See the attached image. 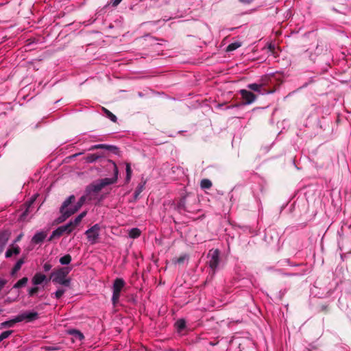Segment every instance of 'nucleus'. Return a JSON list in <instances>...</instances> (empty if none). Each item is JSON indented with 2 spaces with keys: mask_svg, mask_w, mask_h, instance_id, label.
<instances>
[{
  "mask_svg": "<svg viewBox=\"0 0 351 351\" xmlns=\"http://www.w3.org/2000/svg\"><path fill=\"white\" fill-rule=\"evenodd\" d=\"M240 93L242 96V98L245 101L246 104H250L253 103L256 99L255 95L246 90H241Z\"/></svg>",
  "mask_w": 351,
  "mask_h": 351,
  "instance_id": "6e6552de",
  "label": "nucleus"
},
{
  "mask_svg": "<svg viewBox=\"0 0 351 351\" xmlns=\"http://www.w3.org/2000/svg\"><path fill=\"white\" fill-rule=\"evenodd\" d=\"M38 287L37 286H35L34 287H32L29 289L28 290V294L29 296H33L34 294H36L38 291Z\"/></svg>",
  "mask_w": 351,
  "mask_h": 351,
  "instance_id": "c756f323",
  "label": "nucleus"
},
{
  "mask_svg": "<svg viewBox=\"0 0 351 351\" xmlns=\"http://www.w3.org/2000/svg\"><path fill=\"white\" fill-rule=\"evenodd\" d=\"M64 292H65L64 289H58L54 293L55 294V297L58 299V298L62 297V295L64 293Z\"/></svg>",
  "mask_w": 351,
  "mask_h": 351,
  "instance_id": "2f4dec72",
  "label": "nucleus"
},
{
  "mask_svg": "<svg viewBox=\"0 0 351 351\" xmlns=\"http://www.w3.org/2000/svg\"><path fill=\"white\" fill-rule=\"evenodd\" d=\"M86 197H82L77 204H74L75 197L71 195L63 203L60 213L62 216L59 218L60 221H64L66 218L77 211L85 202Z\"/></svg>",
  "mask_w": 351,
  "mask_h": 351,
  "instance_id": "f257e3e1",
  "label": "nucleus"
},
{
  "mask_svg": "<svg viewBox=\"0 0 351 351\" xmlns=\"http://www.w3.org/2000/svg\"><path fill=\"white\" fill-rule=\"evenodd\" d=\"M10 233L8 231L0 232V241L4 243H7L10 238Z\"/></svg>",
  "mask_w": 351,
  "mask_h": 351,
  "instance_id": "f3484780",
  "label": "nucleus"
},
{
  "mask_svg": "<svg viewBox=\"0 0 351 351\" xmlns=\"http://www.w3.org/2000/svg\"><path fill=\"white\" fill-rule=\"evenodd\" d=\"M71 261V256L67 254V255H65V256H62V258H60V263L62 265H68L70 263Z\"/></svg>",
  "mask_w": 351,
  "mask_h": 351,
  "instance_id": "b1692460",
  "label": "nucleus"
},
{
  "mask_svg": "<svg viewBox=\"0 0 351 351\" xmlns=\"http://www.w3.org/2000/svg\"><path fill=\"white\" fill-rule=\"evenodd\" d=\"M60 227L63 230L64 233L69 234V233L71 232L74 230V228L73 227V225L71 224L70 222L69 223H67L66 225L62 226Z\"/></svg>",
  "mask_w": 351,
  "mask_h": 351,
  "instance_id": "4be33fe9",
  "label": "nucleus"
},
{
  "mask_svg": "<svg viewBox=\"0 0 351 351\" xmlns=\"http://www.w3.org/2000/svg\"><path fill=\"white\" fill-rule=\"evenodd\" d=\"M185 259H186V256H181V257L177 258L176 261H174V262H175V263H181L184 262Z\"/></svg>",
  "mask_w": 351,
  "mask_h": 351,
  "instance_id": "473e14b6",
  "label": "nucleus"
},
{
  "mask_svg": "<svg viewBox=\"0 0 351 351\" xmlns=\"http://www.w3.org/2000/svg\"><path fill=\"white\" fill-rule=\"evenodd\" d=\"M16 322H19V321H16V317L12 320L6 321L1 324V328H5V327H12L14 324Z\"/></svg>",
  "mask_w": 351,
  "mask_h": 351,
  "instance_id": "a211bd4d",
  "label": "nucleus"
},
{
  "mask_svg": "<svg viewBox=\"0 0 351 351\" xmlns=\"http://www.w3.org/2000/svg\"><path fill=\"white\" fill-rule=\"evenodd\" d=\"M38 313L34 311L25 312L16 316V321L22 322L23 320H27V322H31L37 319Z\"/></svg>",
  "mask_w": 351,
  "mask_h": 351,
  "instance_id": "423d86ee",
  "label": "nucleus"
},
{
  "mask_svg": "<svg viewBox=\"0 0 351 351\" xmlns=\"http://www.w3.org/2000/svg\"><path fill=\"white\" fill-rule=\"evenodd\" d=\"M185 321L184 319H180L176 322V326L179 332H180L182 330L185 328Z\"/></svg>",
  "mask_w": 351,
  "mask_h": 351,
  "instance_id": "5701e85b",
  "label": "nucleus"
},
{
  "mask_svg": "<svg viewBox=\"0 0 351 351\" xmlns=\"http://www.w3.org/2000/svg\"><path fill=\"white\" fill-rule=\"evenodd\" d=\"M45 281H47V276L40 272L36 273L32 278V282L35 286L41 285Z\"/></svg>",
  "mask_w": 351,
  "mask_h": 351,
  "instance_id": "1a4fd4ad",
  "label": "nucleus"
},
{
  "mask_svg": "<svg viewBox=\"0 0 351 351\" xmlns=\"http://www.w3.org/2000/svg\"><path fill=\"white\" fill-rule=\"evenodd\" d=\"M22 237H23V234H19V235L17 237V238L16 239V240H15V241H14V242H15V243H16V242L19 241L21 239Z\"/></svg>",
  "mask_w": 351,
  "mask_h": 351,
  "instance_id": "4c0bfd02",
  "label": "nucleus"
},
{
  "mask_svg": "<svg viewBox=\"0 0 351 351\" xmlns=\"http://www.w3.org/2000/svg\"><path fill=\"white\" fill-rule=\"evenodd\" d=\"M71 270V269L69 267L57 269L51 273V278L53 282L69 286L70 280L66 278V276Z\"/></svg>",
  "mask_w": 351,
  "mask_h": 351,
  "instance_id": "7ed1b4c3",
  "label": "nucleus"
},
{
  "mask_svg": "<svg viewBox=\"0 0 351 351\" xmlns=\"http://www.w3.org/2000/svg\"><path fill=\"white\" fill-rule=\"evenodd\" d=\"M261 87H262V84H256V83L250 84L247 85L248 88H250L254 91L258 92V93L261 92Z\"/></svg>",
  "mask_w": 351,
  "mask_h": 351,
  "instance_id": "412c9836",
  "label": "nucleus"
},
{
  "mask_svg": "<svg viewBox=\"0 0 351 351\" xmlns=\"http://www.w3.org/2000/svg\"><path fill=\"white\" fill-rule=\"evenodd\" d=\"M101 156L102 155L99 154H88L86 157H84V160L86 162L93 163Z\"/></svg>",
  "mask_w": 351,
  "mask_h": 351,
  "instance_id": "9b49d317",
  "label": "nucleus"
},
{
  "mask_svg": "<svg viewBox=\"0 0 351 351\" xmlns=\"http://www.w3.org/2000/svg\"><path fill=\"white\" fill-rule=\"evenodd\" d=\"M6 243L0 241V254L3 251Z\"/></svg>",
  "mask_w": 351,
  "mask_h": 351,
  "instance_id": "c9c22d12",
  "label": "nucleus"
},
{
  "mask_svg": "<svg viewBox=\"0 0 351 351\" xmlns=\"http://www.w3.org/2000/svg\"><path fill=\"white\" fill-rule=\"evenodd\" d=\"M6 281L4 280H0V290L3 288V287L5 285Z\"/></svg>",
  "mask_w": 351,
  "mask_h": 351,
  "instance_id": "e433bc0d",
  "label": "nucleus"
},
{
  "mask_svg": "<svg viewBox=\"0 0 351 351\" xmlns=\"http://www.w3.org/2000/svg\"><path fill=\"white\" fill-rule=\"evenodd\" d=\"M212 186L211 182L208 179H204L201 181V187L202 189H209Z\"/></svg>",
  "mask_w": 351,
  "mask_h": 351,
  "instance_id": "393cba45",
  "label": "nucleus"
},
{
  "mask_svg": "<svg viewBox=\"0 0 351 351\" xmlns=\"http://www.w3.org/2000/svg\"><path fill=\"white\" fill-rule=\"evenodd\" d=\"M63 234H64V231L62 229V228L60 226L52 232V234L49 238V240H52L53 239H54L56 237H59L61 235H62Z\"/></svg>",
  "mask_w": 351,
  "mask_h": 351,
  "instance_id": "2eb2a0df",
  "label": "nucleus"
},
{
  "mask_svg": "<svg viewBox=\"0 0 351 351\" xmlns=\"http://www.w3.org/2000/svg\"><path fill=\"white\" fill-rule=\"evenodd\" d=\"M43 267H44L45 271H47L51 269V265H49L48 263H46V264L44 265Z\"/></svg>",
  "mask_w": 351,
  "mask_h": 351,
  "instance_id": "72a5a7b5",
  "label": "nucleus"
},
{
  "mask_svg": "<svg viewBox=\"0 0 351 351\" xmlns=\"http://www.w3.org/2000/svg\"><path fill=\"white\" fill-rule=\"evenodd\" d=\"M243 4H250L254 0H239Z\"/></svg>",
  "mask_w": 351,
  "mask_h": 351,
  "instance_id": "f704fd0d",
  "label": "nucleus"
},
{
  "mask_svg": "<svg viewBox=\"0 0 351 351\" xmlns=\"http://www.w3.org/2000/svg\"><path fill=\"white\" fill-rule=\"evenodd\" d=\"M106 145H105L104 144H98V145H95L90 147L88 149V150L91 151V150L96 149H101V148H106Z\"/></svg>",
  "mask_w": 351,
  "mask_h": 351,
  "instance_id": "7c9ffc66",
  "label": "nucleus"
},
{
  "mask_svg": "<svg viewBox=\"0 0 351 351\" xmlns=\"http://www.w3.org/2000/svg\"><path fill=\"white\" fill-rule=\"evenodd\" d=\"M209 256L210 257V259L209 261V265L210 267L212 269H215L219 263V252L218 250H212L209 252L208 254Z\"/></svg>",
  "mask_w": 351,
  "mask_h": 351,
  "instance_id": "0eeeda50",
  "label": "nucleus"
},
{
  "mask_svg": "<svg viewBox=\"0 0 351 351\" xmlns=\"http://www.w3.org/2000/svg\"><path fill=\"white\" fill-rule=\"evenodd\" d=\"M12 330H7V331H4L3 332L1 335H0V342L1 341H3V339L9 337V336L12 334Z\"/></svg>",
  "mask_w": 351,
  "mask_h": 351,
  "instance_id": "cd10ccee",
  "label": "nucleus"
},
{
  "mask_svg": "<svg viewBox=\"0 0 351 351\" xmlns=\"http://www.w3.org/2000/svg\"><path fill=\"white\" fill-rule=\"evenodd\" d=\"M20 252V249L19 246L14 245V244L12 245L11 247L8 249L5 253V257L10 258L13 254H18Z\"/></svg>",
  "mask_w": 351,
  "mask_h": 351,
  "instance_id": "9d476101",
  "label": "nucleus"
},
{
  "mask_svg": "<svg viewBox=\"0 0 351 351\" xmlns=\"http://www.w3.org/2000/svg\"><path fill=\"white\" fill-rule=\"evenodd\" d=\"M24 263V261L23 258L19 259L16 263L15 264L14 268L12 270L11 274L14 275L21 268L22 265Z\"/></svg>",
  "mask_w": 351,
  "mask_h": 351,
  "instance_id": "4468645a",
  "label": "nucleus"
},
{
  "mask_svg": "<svg viewBox=\"0 0 351 351\" xmlns=\"http://www.w3.org/2000/svg\"><path fill=\"white\" fill-rule=\"evenodd\" d=\"M113 171H114V177L113 178H106L101 179L95 183H93L90 186V189H91L93 192L97 193L101 191L104 186L113 184L117 182L119 171L116 164L113 162H110Z\"/></svg>",
  "mask_w": 351,
  "mask_h": 351,
  "instance_id": "f03ea898",
  "label": "nucleus"
},
{
  "mask_svg": "<svg viewBox=\"0 0 351 351\" xmlns=\"http://www.w3.org/2000/svg\"><path fill=\"white\" fill-rule=\"evenodd\" d=\"M47 237V234L44 232H40L36 233L34 237L32 238V241L35 243H38L43 241L45 237Z\"/></svg>",
  "mask_w": 351,
  "mask_h": 351,
  "instance_id": "f8f14e48",
  "label": "nucleus"
},
{
  "mask_svg": "<svg viewBox=\"0 0 351 351\" xmlns=\"http://www.w3.org/2000/svg\"><path fill=\"white\" fill-rule=\"evenodd\" d=\"M141 235V230L138 228H134L129 231V236L130 238L136 239Z\"/></svg>",
  "mask_w": 351,
  "mask_h": 351,
  "instance_id": "dca6fc26",
  "label": "nucleus"
},
{
  "mask_svg": "<svg viewBox=\"0 0 351 351\" xmlns=\"http://www.w3.org/2000/svg\"><path fill=\"white\" fill-rule=\"evenodd\" d=\"M126 180L127 181H129L131 178L132 176V169L129 163L126 164Z\"/></svg>",
  "mask_w": 351,
  "mask_h": 351,
  "instance_id": "bb28decb",
  "label": "nucleus"
},
{
  "mask_svg": "<svg viewBox=\"0 0 351 351\" xmlns=\"http://www.w3.org/2000/svg\"><path fill=\"white\" fill-rule=\"evenodd\" d=\"M122 0H115L114 2V5H118Z\"/></svg>",
  "mask_w": 351,
  "mask_h": 351,
  "instance_id": "58836bf2",
  "label": "nucleus"
},
{
  "mask_svg": "<svg viewBox=\"0 0 351 351\" xmlns=\"http://www.w3.org/2000/svg\"><path fill=\"white\" fill-rule=\"evenodd\" d=\"M28 281V278L27 277H24L19 280L14 286L13 288L14 289H19L24 285H26V283Z\"/></svg>",
  "mask_w": 351,
  "mask_h": 351,
  "instance_id": "aec40b11",
  "label": "nucleus"
},
{
  "mask_svg": "<svg viewBox=\"0 0 351 351\" xmlns=\"http://www.w3.org/2000/svg\"><path fill=\"white\" fill-rule=\"evenodd\" d=\"M86 215V212H82L73 221H70L71 224L73 225L74 229L80 224L82 219Z\"/></svg>",
  "mask_w": 351,
  "mask_h": 351,
  "instance_id": "ddd939ff",
  "label": "nucleus"
},
{
  "mask_svg": "<svg viewBox=\"0 0 351 351\" xmlns=\"http://www.w3.org/2000/svg\"><path fill=\"white\" fill-rule=\"evenodd\" d=\"M241 46V43L240 42H234V43H232L230 44L227 47L226 51H232L238 49Z\"/></svg>",
  "mask_w": 351,
  "mask_h": 351,
  "instance_id": "6ab92c4d",
  "label": "nucleus"
},
{
  "mask_svg": "<svg viewBox=\"0 0 351 351\" xmlns=\"http://www.w3.org/2000/svg\"><path fill=\"white\" fill-rule=\"evenodd\" d=\"M99 234V227L97 224L93 226L92 228L86 231L88 241L91 244H94L97 241Z\"/></svg>",
  "mask_w": 351,
  "mask_h": 351,
  "instance_id": "39448f33",
  "label": "nucleus"
},
{
  "mask_svg": "<svg viewBox=\"0 0 351 351\" xmlns=\"http://www.w3.org/2000/svg\"><path fill=\"white\" fill-rule=\"evenodd\" d=\"M71 333L73 335L75 339L82 340L84 338L83 335L77 330H73Z\"/></svg>",
  "mask_w": 351,
  "mask_h": 351,
  "instance_id": "a878e982",
  "label": "nucleus"
},
{
  "mask_svg": "<svg viewBox=\"0 0 351 351\" xmlns=\"http://www.w3.org/2000/svg\"><path fill=\"white\" fill-rule=\"evenodd\" d=\"M105 112H106V116L113 122H116L117 121V117L114 114H113L111 112H110L109 110L105 109Z\"/></svg>",
  "mask_w": 351,
  "mask_h": 351,
  "instance_id": "c85d7f7f",
  "label": "nucleus"
},
{
  "mask_svg": "<svg viewBox=\"0 0 351 351\" xmlns=\"http://www.w3.org/2000/svg\"><path fill=\"white\" fill-rule=\"evenodd\" d=\"M141 189H139V191H138V192L137 195H138L139 193H141Z\"/></svg>",
  "mask_w": 351,
  "mask_h": 351,
  "instance_id": "a19ab883",
  "label": "nucleus"
},
{
  "mask_svg": "<svg viewBox=\"0 0 351 351\" xmlns=\"http://www.w3.org/2000/svg\"><path fill=\"white\" fill-rule=\"evenodd\" d=\"M1 312V310L0 309V313Z\"/></svg>",
  "mask_w": 351,
  "mask_h": 351,
  "instance_id": "79ce46f5",
  "label": "nucleus"
},
{
  "mask_svg": "<svg viewBox=\"0 0 351 351\" xmlns=\"http://www.w3.org/2000/svg\"><path fill=\"white\" fill-rule=\"evenodd\" d=\"M124 286L125 282L123 279L117 278L114 280L113 285V294L112 298V300L114 304L118 302L120 297V293Z\"/></svg>",
  "mask_w": 351,
  "mask_h": 351,
  "instance_id": "20e7f679",
  "label": "nucleus"
},
{
  "mask_svg": "<svg viewBox=\"0 0 351 351\" xmlns=\"http://www.w3.org/2000/svg\"><path fill=\"white\" fill-rule=\"evenodd\" d=\"M80 154H82L81 153L75 154L73 155L72 157H76V156H79Z\"/></svg>",
  "mask_w": 351,
  "mask_h": 351,
  "instance_id": "ea45409f",
  "label": "nucleus"
}]
</instances>
